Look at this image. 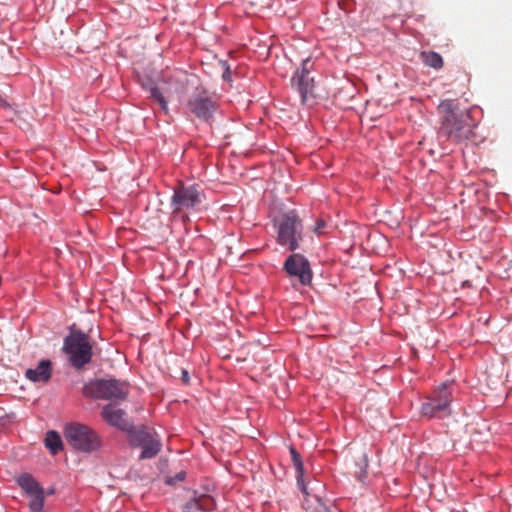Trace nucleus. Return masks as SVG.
<instances>
[{"instance_id":"f257e3e1","label":"nucleus","mask_w":512,"mask_h":512,"mask_svg":"<svg viewBox=\"0 0 512 512\" xmlns=\"http://www.w3.org/2000/svg\"><path fill=\"white\" fill-rule=\"evenodd\" d=\"M441 115L439 137L461 143L475 137L476 122L469 110L461 109L453 100H443L438 105Z\"/></svg>"},{"instance_id":"f03ea898","label":"nucleus","mask_w":512,"mask_h":512,"mask_svg":"<svg viewBox=\"0 0 512 512\" xmlns=\"http://www.w3.org/2000/svg\"><path fill=\"white\" fill-rule=\"evenodd\" d=\"M63 351L69 356L70 364L81 369L91 361L92 345L89 335L73 329L64 339Z\"/></svg>"},{"instance_id":"7ed1b4c3","label":"nucleus","mask_w":512,"mask_h":512,"mask_svg":"<svg viewBox=\"0 0 512 512\" xmlns=\"http://www.w3.org/2000/svg\"><path fill=\"white\" fill-rule=\"evenodd\" d=\"M128 393L127 384L117 379H97L83 388V394L87 397L110 401L124 400Z\"/></svg>"},{"instance_id":"20e7f679","label":"nucleus","mask_w":512,"mask_h":512,"mask_svg":"<svg viewBox=\"0 0 512 512\" xmlns=\"http://www.w3.org/2000/svg\"><path fill=\"white\" fill-rule=\"evenodd\" d=\"M313 69V62L310 58L302 60L301 67L298 68L292 78L291 86L301 97V103L306 106H312L316 103L317 93L313 77L310 73Z\"/></svg>"},{"instance_id":"39448f33","label":"nucleus","mask_w":512,"mask_h":512,"mask_svg":"<svg viewBox=\"0 0 512 512\" xmlns=\"http://www.w3.org/2000/svg\"><path fill=\"white\" fill-rule=\"evenodd\" d=\"M451 402L450 384L443 383L422 403L420 413L429 419L447 417L452 413Z\"/></svg>"},{"instance_id":"423d86ee","label":"nucleus","mask_w":512,"mask_h":512,"mask_svg":"<svg viewBox=\"0 0 512 512\" xmlns=\"http://www.w3.org/2000/svg\"><path fill=\"white\" fill-rule=\"evenodd\" d=\"M128 441L132 447L142 449L141 460L154 458L162 448L158 434L145 426L132 427L128 432Z\"/></svg>"},{"instance_id":"0eeeda50","label":"nucleus","mask_w":512,"mask_h":512,"mask_svg":"<svg viewBox=\"0 0 512 512\" xmlns=\"http://www.w3.org/2000/svg\"><path fill=\"white\" fill-rule=\"evenodd\" d=\"M302 230V221L295 211L284 214L278 223L277 243L286 246L290 251H295L302 240Z\"/></svg>"},{"instance_id":"6e6552de","label":"nucleus","mask_w":512,"mask_h":512,"mask_svg":"<svg viewBox=\"0 0 512 512\" xmlns=\"http://www.w3.org/2000/svg\"><path fill=\"white\" fill-rule=\"evenodd\" d=\"M67 442L76 450L93 452L100 448L99 435L89 426L82 424H69L64 432Z\"/></svg>"},{"instance_id":"1a4fd4ad","label":"nucleus","mask_w":512,"mask_h":512,"mask_svg":"<svg viewBox=\"0 0 512 512\" xmlns=\"http://www.w3.org/2000/svg\"><path fill=\"white\" fill-rule=\"evenodd\" d=\"M188 111L203 122H210L218 109L216 98L204 89H196L187 102Z\"/></svg>"},{"instance_id":"9d476101","label":"nucleus","mask_w":512,"mask_h":512,"mask_svg":"<svg viewBox=\"0 0 512 512\" xmlns=\"http://www.w3.org/2000/svg\"><path fill=\"white\" fill-rule=\"evenodd\" d=\"M203 196V191L198 185H184L183 183H180L174 188V193L171 199L173 213H178L198 206L201 204Z\"/></svg>"},{"instance_id":"9b49d317","label":"nucleus","mask_w":512,"mask_h":512,"mask_svg":"<svg viewBox=\"0 0 512 512\" xmlns=\"http://www.w3.org/2000/svg\"><path fill=\"white\" fill-rule=\"evenodd\" d=\"M285 272L298 279L301 285H309L312 281V270L309 261L298 253L291 254L284 262Z\"/></svg>"},{"instance_id":"f8f14e48","label":"nucleus","mask_w":512,"mask_h":512,"mask_svg":"<svg viewBox=\"0 0 512 512\" xmlns=\"http://www.w3.org/2000/svg\"><path fill=\"white\" fill-rule=\"evenodd\" d=\"M101 416L109 425L122 431L129 432L133 427L126 417V412L120 408H117L112 403L107 404L102 408Z\"/></svg>"},{"instance_id":"ddd939ff","label":"nucleus","mask_w":512,"mask_h":512,"mask_svg":"<svg viewBox=\"0 0 512 512\" xmlns=\"http://www.w3.org/2000/svg\"><path fill=\"white\" fill-rule=\"evenodd\" d=\"M51 373V362L42 360L36 368L26 370L25 376L33 382H47L51 378Z\"/></svg>"},{"instance_id":"4468645a","label":"nucleus","mask_w":512,"mask_h":512,"mask_svg":"<svg viewBox=\"0 0 512 512\" xmlns=\"http://www.w3.org/2000/svg\"><path fill=\"white\" fill-rule=\"evenodd\" d=\"M301 491L306 495L303 502L302 507L308 512H326L328 508L323 501L316 495H310L307 492V488L304 482L298 484Z\"/></svg>"},{"instance_id":"2eb2a0df","label":"nucleus","mask_w":512,"mask_h":512,"mask_svg":"<svg viewBox=\"0 0 512 512\" xmlns=\"http://www.w3.org/2000/svg\"><path fill=\"white\" fill-rule=\"evenodd\" d=\"M17 483L27 495H32L43 490L35 478L28 473L20 475L17 479Z\"/></svg>"},{"instance_id":"dca6fc26","label":"nucleus","mask_w":512,"mask_h":512,"mask_svg":"<svg viewBox=\"0 0 512 512\" xmlns=\"http://www.w3.org/2000/svg\"><path fill=\"white\" fill-rule=\"evenodd\" d=\"M212 499L209 496L203 495L199 498L190 500L186 506V512H206L210 509Z\"/></svg>"},{"instance_id":"f3484780","label":"nucleus","mask_w":512,"mask_h":512,"mask_svg":"<svg viewBox=\"0 0 512 512\" xmlns=\"http://www.w3.org/2000/svg\"><path fill=\"white\" fill-rule=\"evenodd\" d=\"M420 60L424 65L439 70L443 67L442 56L434 51H423L420 53Z\"/></svg>"},{"instance_id":"a211bd4d","label":"nucleus","mask_w":512,"mask_h":512,"mask_svg":"<svg viewBox=\"0 0 512 512\" xmlns=\"http://www.w3.org/2000/svg\"><path fill=\"white\" fill-rule=\"evenodd\" d=\"M368 457L362 452L354 464V475L358 481L364 482L367 477Z\"/></svg>"},{"instance_id":"6ab92c4d","label":"nucleus","mask_w":512,"mask_h":512,"mask_svg":"<svg viewBox=\"0 0 512 512\" xmlns=\"http://www.w3.org/2000/svg\"><path fill=\"white\" fill-rule=\"evenodd\" d=\"M45 445L50 452L55 455L62 448V440L59 434L55 431H49L45 437Z\"/></svg>"},{"instance_id":"aec40b11","label":"nucleus","mask_w":512,"mask_h":512,"mask_svg":"<svg viewBox=\"0 0 512 512\" xmlns=\"http://www.w3.org/2000/svg\"><path fill=\"white\" fill-rule=\"evenodd\" d=\"M148 90L150 92V97L156 101L159 104L161 110L167 114L169 108L164 96V92L158 86H150Z\"/></svg>"},{"instance_id":"412c9836","label":"nucleus","mask_w":512,"mask_h":512,"mask_svg":"<svg viewBox=\"0 0 512 512\" xmlns=\"http://www.w3.org/2000/svg\"><path fill=\"white\" fill-rule=\"evenodd\" d=\"M290 454H291V459H292L293 465L296 469L297 482H298V484H300L303 482V474H304V467H303V463L301 460V456L296 451V449L294 447H290Z\"/></svg>"},{"instance_id":"4be33fe9","label":"nucleus","mask_w":512,"mask_h":512,"mask_svg":"<svg viewBox=\"0 0 512 512\" xmlns=\"http://www.w3.org/2000/svg\"><path fill=\"white\" fill-rule=\"evenodd\" d=\"M31 498L29 507L33 512H42L44 506V490H41L35 494L29 495Z\"/></svg>"},{"instance_id":"5701e85b","label":"nucleus","mask_w":512,"mask_h":512,"mask_svg":"<svg viewBox=\"0 0 512 512\" xmlns=\"http://www.w3.org/2000/svg\"><path fill=\"white\" fill-rule=\"evenodd\" d=\"M326 227V222L323 219H318L316 221V225L314 227V233L317 235H322L324 233V228Z\"/></svg>"},{"instance_id":"b1692460","label":"nucleus","mask_w":512,"mask_h":512,"mask_svg":"<svg viewBox=\"0 0 512 512\" xmlns=\"http://www.w3.org/2000/svg\"><path fill=\"white\" fill-rule=\"evenodd\" d=\"M181 380H182V382H183L184 384H186V385H187V384H189V382H190L189 373H188V371H187V370H185V369H183V370L181 371Z\"/></svg>"},{"instance_id":"393cba45","label":"nucleus","mask_w":512,"mask_h":512,"mask_svg":"<svg viewBox=\"0 0 512 512\" xmlns=\"http://www.w3.org/2000/svg\"><path fill=\"white\" fill-rule=\"evenodd\" d=\"M222 77H223V79H224L225 81H230V80H231V78H230V69H229V67H226V69H225V71H224V73H223Z\"/></svg>"},{"instance_id":"a878e982","label":"nucleus","mask_w":512,"mask_h":512,"mask_svg":"<svg viewBox=\"0 0 512 512\" xmlns=\"http://www.w3.org/2000/svg\"><path fill=\"white\" fill-rule=\"evenodd\" d=\"M177 479H178V480H183V479H184V473H179V474L177 475Z\"/></svg>"},{"instance_id":"bb28decb","label":"nucleus","mask_w":512,"mask_h":512,"mask_svg":"<svg viewBox=\"0 0 512 512\" xmlns=\"http://www.w3.org/2000/svg\"><path fill=\"white\" fill-rule=\"evenodd\" d=\"M0 105L3 106V107H7L8 106V104L5 101H2Z\"/></svg>"},{"instance_id":"cd10ccee","label":"nucleus","mask_w":512,"mask_h":512,"mask_svg":"<svg viewBox=\"0 0 512 512\" xmlns=\"http://www.w3.org/2000/svg\"><path fill=\"white\" fill-rule=\"evenodd\" d=\"M326 512H330L329 508L326 509Z\"/></svg>"}]
</instances>
